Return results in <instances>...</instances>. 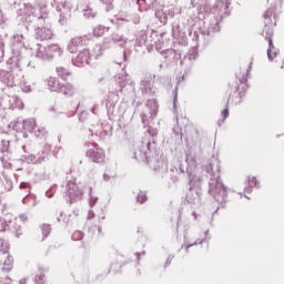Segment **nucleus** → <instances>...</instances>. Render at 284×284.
Listing matches in <instances>:
<instances>
[{
  "label": "nucleus",
  "mask_w": 284,
  "mask_h": 284,
  "mask_svg": "<svg viewBox=\"0 0 284 284\" xmlns=\"http://www.w3.org/2000/svg\"><path fill=\"white\" fill-rule=\"evenodd\" d=\"M10 245L8 242L3 239H0V256L6 254V252H9Z\"/></svg>",
  "instance_id": "33"
},
{
  "label": "nucleus",
  "mask_w": 284,
  "mask_h": 284,
  "mask_svg": "<svg viewBox=\"0 0 284 284\" xmlns=\"http://www.w3.org/2000/svg\"><path fill=\"white\" fill-rule=\"evenodd\" d=\"M23 138H24V139H28V133H23Z\"/></svg>",
  "instance_id": "62"
},
{
  "label": "nucleus",
  "mask_w": 284,
  "mask_h": 284,
  "mask_svg": "<svg viewBox=\"0 0 284 284\" xmlns=\"http://www.w3.org/2000/svg\"><path fill=\"white\" fill-rule=\"evenodd\" d=\"M190 185L192 187H199L201 185V175L199 171L189 172Z\"/></svg>",
  "instance_id": "17"
},
{
  "label": "nucleus",
  "mask_w": 284,
  "mask_h": 284,
  "mask_svg": "<svg viewBox=\"0 0 284 284\" xmlns=\"http://www.w3.org/2000/svg\"><path fill=\"white\" fill-rule=\"evenodd\" d=\"M87 156L93 161V163H103L105 159V152L99 148L98 144H92V148L87 151Z\"/></svg>",
  "instance_id": "6"
},
{
  "label": "nucleus",
  "mask_w": 284,
  "mask_h": 284,
  "mask_svg": "<svg viewBox=\"0 0 284 284\" xmlns=\"http://www.w3.org/2000/svg\"><path fill=\"white\" fill-rule=\"evenodd\" d=\"M92 59V53H90V49H82L79 51L77 57L72 60L73 65L81 68V65H88Z\"/></svg>",
  "instance_id": "7"
},
{
  "label": "nucleus",
  "mask_w": 284,
  "mask_h": 284,
  "mask_svg": "<svg viewBox=\"0 0 284 284\" xmlns=\"http://www.w3.org/2000/svg\"><path fill=\"white\" fill-rule=\"evenodd\" d=\"M45 158L37 156V155H27L24 156L26 163H31L32 165H37V163H43Z\"/></svg>",
  "instance_id": "24"
},
{
  "label": "nucleus",
  "mask_w": 284,
  "mask_h": 284,
  "mask_svg": "<svg viewBox=\"0 0 284 284\" xmlns=\"http://www.w3.org/2000/svg\"><path fill=\"white\" fill-rule=\"evenodd\" d=\"M52 6L58 12H63L65 10V0H53Z\"/></svg>",
  "instance_id": "29"
},
{
  "label": "nucleus",
  "mask_w": 284,
  "mask_h": 284,
  "mask_svg": "<svg viewBox=\"0 0 284 284\" xmlns=\"http://www.w3.org/2000/svg\"><path fill=\"white\" fill-rule=\"evenodd\" d=\"M170 261H171V260H170V258H168L166 263H170Z\"/></svg>",
  "instance_id": "64"
},
{
  "label": "nucleus",
  "mask_w": 284,
  "mask_h": 284,
  "mask_svg": "<svg viewBox=\"0 0 284 284\" xmlns=\"http://www.w3.org/2000/svg\"><path fill=\"white\" fill-rule=\"evenodd\" d=\"M227 8H230V2L226 0H220L215 4V10H217L220 17L227 14Z\"/></svg>",
  "instance_id": "18"
},
{
  "label": "nucleus",
  "mask_w": 284,
  "mask_h": 284,
  "mask_svg": "<svg viewBox=\"0 0 284 284\" xmlns=\"http://www.w3.org/2000/svg\"><path fill=\"white\" fill-rule=\"evenodd\" d=\"M119 84H120V88H125V82L120 81Z\"/></svg>",
  "instance_id": "57"
},
{
  "label": "nucleus",
  "mask_w": 284,
  "mask_h": 284,
  "mask_svg": "<svg viewBox=\"0 0 284 284\" xmlns=\"http://www.w3.org/2000/svg\"><path fill=\"white\" fill-rule=\"evenodd\" d=\"M192 245H194V244L186 245V251L190 250V247H192Z\"/></svg>",
  "instance_id": "60"
},
{
  "label": "nucleus",
  "mask_w": 284,
  "mask_h": 284,
  "mask_svg": "<svg viewBox=\"0 0 284 284\" xmlns=\"http://www.w3.org/2000/svg\"><path fill=\"white\" fill-rule=\"evenodd\" d=\"M22 203H23V205H31V207H37V204L39 203L38 201H37V197L34 196V195H31V196H24L23 199H22Z\"/></svg>",
  "instance_id": "27"
},
{
  "label": "nucleus",
  "mask_w": 284,
  "mask_h": 284,
  "mask_svg": "<svg viewBox=\"0 0 284 284\" xmlns=\"http://www.w3.org/2000/svg\"><path fill=\"white\" fill-rule=\"evenodd\" d=\"M50 111L54 112V116L57 118L61 116V114H63L64 116H70V114H68V111H65V109H61L60 105L51 106Z\"/></svg>",
  "instance_id": "26"
},
{
  "label": "nucleus",
  "mask_w": 284,
  "mask_h": 284,
  "mask_svg": "<svg viewBox=\"0 0 284 284\" xmlns=\"http://www.w3.org/2000/svg\"><path fill=\"white\" fill-rule=\"evenodd\" d=\"M103 6H105L106 12H110L112 10V3H114V0H100Z\"/></svg>",
  "instance_id": "42"
},
{
  "label": "nucleus",
  "mask_w": 284,
  "mask_h": 284,
  "mask_svg": "<svg viewBox=\"0 0 284 284\" xmlns=\"http://www.w3.org/2000/svg\"><path fill=\"white\" fill-rule=\"evenodd\" d=\"M213 32H219V24H215V28L213 29Z\"/></svg>",
  "instance_id": "58"
},
{
  "label": "nucleus",
  "mask_w": 284,
  "mask_h": 284,
  "mask_svg": "<svg viewBox=\"0 0 284 284\" xmlns=\"http://www.w3.org/2000/svg\"><path fill=\"white\" fill-rule=\"evenodd\" d=\"M186 163L190 170H194V168H196V159L190 154L186 155Z\"/></svg>",
  "instance_id": "38"
},
{
  "label": "nucleus",
  "mask_w": 284,
  "mask_h": 284,
  "mask_svg": "<svg viewBox=\"0 0 284 284\" xmlns=\"http://www.w3.org/2000/svg\"><path fill=\"white\" fill-rule=\"evenodd\" d=\"M72 239L74 241H81V239H83V233L81 231H75L72 235Z\"/></svg>",
  "instance_id": "45"
},
{
  "label": "nucleus",
  "mask_w": 284,
  "mask_h": 284,
  "mask_svg": "<svg viewBox=\"0 0 284 284\" xmlns=\"http://www.w3.org/2000/svg\"><path fill=\"white\" fill-rule=\"evenodd\" d=\"M159 112V104L156 100L152 99L146 102L142 111V123L144 128L148 125L149 121H152Z\"/></svg>",
  "instance_id": "3"
},
{
  "label": "nucleus",
  "mask_w": 284,
  "mask_h": 284,
  "mask_svg": "<svg viewBox=\"0 0 284 284\" xmlns=\"http://www.w3.org/2000/svg\"><path fill=\"white\" fill-rule=\"evenodd\" d=\"M88 219H94V212L90 211L89 215H88Z\"/></svg>",
  "instance_id": "54"
},
{
  "label": "nucleus",
  "mask_w": 284,
  "mask_h": 284,
  "mask_svg": "<svg viewBox=\"0 0 284 284\" xmlns=\"http://www.w3.org/2000/svg\"><path fill=\"white\" fill-rule=\"evenodd\" d=\"M45 282V275L40 274L36 277V283L37 284H43Z\"/></svg>",
  "instance_id": "47"
},
{
  "label": "nucleus",
  "mask_w": 284,
  "mask_h": 284,
  "mask_svg": "<svg viewBox=\"0 0 284 284\" xmlns=\"http://www.w3.org/2000/svg\"><path fill=\"white\" fill-rule=\"evenodd\" d=\"M2 152H8V150H10V141L8 140H2V148H1Z\"/></svg>",
  "instance_id": "44"
},
{
  "label": "nucleus",
  "mask_w": 284,
  "mask_h": 284,
  "mask_svg": "<svg viewBox=\"0 0 284 284\" xmlns=\"http://www.w3.org/2000/svg\"><path fill=\"white\" fill-rule=\"evenodd\" d=\"M63 11L60 13L59 23L61 26H65L68 23V20L70 19V11L68 9H62Z\"/></svg>",
  "instance_id": "28"
},
{
  "label": "nucleus",
  "mask_w": 284,
  "mask_h": 284,
  "mask_svg": "<svg viewBox=\"0 0 284 284\" xmlns=\"http://www.w3.org/2000/svg\"><path fill=\"white\" fill-rule=\"evenodd\" d=\"M23 79V73H10L8 71L0 70V81L8 85V88H14V85H18L19 81Z\"/></svg>",
  "instance_id": "4"
},
{
  "label": "nucleus",
  "mask_w": 284,
  "mask_h": 284,
  "mask_svg": "<svg viewBox=\"0 0 284 284\" xmlns=\"http://www.w3.org/2000/svg\"><path fill=\"white\" fill-rule=\"evenodd\" d=\"M58 75L61 77V79H68L70 77V71L63 67L57 68Z\"/></svg>",
  "instance_id": "36"
},
{
  "label": "nucleus",
  "mask_w": 284,
  "mask_h": 284,
  "mask_svg": "<svg viewBox=\"0 0 284 284\" xmlns=\"http://www.w3.org/2000/svg\"><path fill=\"white\" fill-rule=\"evenodd\" d=\"M97 201H99V197L92 194V189H90V199H89V205L90 207H94L97 204Z\"/></svg>",
  "instance_id": "41"
},
{
  "label": "nucleus",
  "mask_w": 284,
  "mask_h": 284,
  "mask_svg": "<svg viewBox=\"0 0 284 284\" xmlns=\"http://www.w3.org/2000/svg\"><path fill=\"white\" fill-rule=\"evenodd\" d=\"M58 222L61 223V217H58Z\"/></svg>",
  "instance_id": "63"
},
{
  "label": "nucleus",
  "mask_w": 284,
  "mask_h": 284,
  "mask_svg": "<svg viewBox=\"0 0 284 284\" xmlns=\"http://www.w3.org/2000/svg\"><path fill=\"white\" fill-rule=\"evenodd\" d=\"M63 84L57 82V79L54 78H49L48 80V87L51 90V92H61V87Z\"/></svg>",
  "instance_id": "23"
},
{
  "label": "nucleus",
  "mask_w": 284,
  "mask_h": 284,
  "mask_svg": "<svg viewBox=\"0 0 284 284\" xmlns=\"http://www.w3.org/2000/svg\"><path fill=\"white\" fill-rule=\"evenodd\" d=\"M105 32H110V28L98 24L93 28L92 34H93V37L99 39V38L103 37L105 34Z\"/></svg>",
  "instance_id": "20"
},
{
  "label": "nucleus",
  "mask_w": 284,
  "mask_h": 284,
  "mask_svg": "<svg viewBox=\"0 0 284 284\" xmlns=\"http://www.w3.org/2000/svg\"><path fill=\"white\" fill-rule=\"evenodd\" d=\"M7 190L10 191L12 189V182L11 181H7Z\"/></svg>",
  "instance_id": "53"
},
{
  "label": "nucleus",
  "mask_w": 284,
  "mask_h": 284,
  "mask_svg": "<svg viewBox=\"0 0 284 284\" xmlns=\"http://www.w3.org/2000/svg\"><path fill=\"white\" fill-rule=\"evenodd\" d=\"M8 101L10 110H23V101H21V99L18 97H8Z\"/></svg>",
  "instance_id": "16"
},
{
  "label": "nucleus",
  "mask_w": 284,
  "mask_h": 284,
  "mask_svg": "<svg viewBox=\"0 0 284 284\" xmlns=\"http://www.w3.org/2000/svg\"><path fill=\"white\" fill-rule=\"evenodd\" d=\"M34 135L38 136V139H43V136H45V134H48V131L45 130V128H39L38 130L33 131Z\"/></svg>",
  "instance_id": "40"
},
{
  "label": "nucleus",
  "mask_w": 284,
  "mask_h": 284,
  "mask_svg": "<svg viewBox=\"0 0 284 284\" xmlns=\"http://www.w3.org/2000/svg\"><path fill=\"white\" fill-rule=\"evenodd\" d=\"M0 265H2L3 272L12 271V267L14 265V258L10 256L9 252H4L2 253V255H0Z\"/></svg>",
  "instance_id": "12"
},
{
  "label": "nucleus",
  "mask_w": 284,
  "mask_h": 284,
  "mask_svg": "<svg viewBox=\"0 0 284 284\" xmlns=\"http://www.w3.org/2000/svg\"><path fill=\"white\" fill-rule=\"evenodd\" d=\"M83 1L84 6H90V0H81Z\"/></svg>",
  "instance_id": "56"
},
{
  "label": "nucleus",
  "mask_w": 284,
  "mask_h": 284,
  "mask_svg": "<svg viewBox=\"0 0 284 284\" xmlns=\"http://www.w3.org/2000/svg\"><path fill=\"white\" fill-rule=\"evenodd\" d=\"M74 92H77V89L70 83L62 84L60 88V93L64 97H74Z\"/></svg>",
  "instance_id": "19"
},
{
  "label": "nucleus",
  "mask_w": 284,
  "mask_h": 284,
  "mask_svg": "<svg viewBox=\"0 0 284 284\" xmlns=\"http://www.w3.org/2000/svg\"><path fill=\"white\" fill-rule=\"evenodd\" d=\"M67 196L70 203H77V201H81L83 199V190H81V185L75 182H69L67 184Z\"/></svg>",
  "instance_id": "5"
},
{
  "label": "nucleus",
  "mask_w": 284,
  "mask_h": 284,
  "mask_svg": "<svg viewBox=\"0 0 284 284\" xmlns=\"http://www.w3.org/2000/svg\"><path fill=\"white\" fill-rule=\"evenodd\" d=\"M149 134H151V136H156V131L152 130V129H148Z\"/></svg>",
  "instance_id": "52"
},
{
  "label": "nucleus",
  "mask_w": 284,
  "mask_h": 284,
  "mask_svg": "<svg viewBox=\"0 0 284 284\" xmlns=\"http://www.w3.org/2000/svg\"><path fill=\"white\" fill-rule=\"evenodd\" d=\"M133 159L136 161H145L148 159V145L140 143L133 149Z\"/></svg>",
  "instance_id": "11"
},
{
  "label": "nucleus",
  "mask_w": 284,
  "mask_h": 284,
  "mask_svg": "<svg viewBox=\"0 0 284 284\" xmlns=\"http://www.w3.org/2000/svg\"><path fill=\"white\" fill-rule=\"evenodd\" d=\"M145 201H148V195H145V193L141 192L138 195V203H145Z\"/></svg>",
  "instance_id": "46"
},
{
  "label": "nucleus",
  "mask_w": 284,
  "mask_h": 284,
  "mask_svg": "<svg viewBox=\"0 0 284 284\" xmlns=\"http://www.w3.org/2000/svg\"><path fill=\"white\" fill-rule=\"evenodd\" d=\"M18 85H20L22 92H32V85L30 84V81L26 80V78L19 80Z\"/></svg>",
  "instance_id": "25"
},
{
  "label": "nucleus",
  "mask_w": 284,
  "mask_h": 284,
  "mask_svg": "<svg viewBox=\"0 0 284 284\" xmlns=\"http://www.w3.org/2000/svg\"><path fill=\"white\" fill-rule=\"evenodd\" d=\"M116 101H119V95L111 93L106 100V105H110V108H112V105H114Z\"/></svg>",
  "instance_id": "39"
},
{
  "label": "nucleus",
  "mask_w": 284,
  "mask_h": 284,
  "mask_svg": "<svg viewBox=\"0 0 284 284\" xmlns=\"http://www.w3.org/2000/svg\"><path fill=\"white\" fill-rule=\"evenodd\" d=\"M36 39L40 41H48V39H52V29L50 27H38L36 29Z\"/></svg>",
  "instance_id": "13"
},
{
  "label": "nucleus",
  "mask_w": 284,
  "mask_h": 284,
  "mask_svg": "<svg viewBox=\"0 0 284 284\" xmlns=\"http://www.w3.org/2000/svg\"><path fill=\"white\" fill-rule=\"evenodd\" d=\"M252 187H256V178H254V176L248 178V182L244 189V192H246V193L252 192Z\"/></svg>",
  "instance_id": "31"
},
{
  "label": "nucleus",
  "mask_w": 284,
  "mask_h": 284,
  "mask_svg": "<svg viewBox=\"0 0 284 284\" xmlns=\"http://www.w3.org/2000/svg\"><path fill=\"white\" fill-rule=\"evenodd\" d=\"M83 45V37H74L70 40L68 44V50L71 54L79 51V48Z\"/></svg>",
  "instance_id": "14"
},
{
  "label": "nucleus",
  "mask_w": 284,
  "mask_h": 284,
  "mask_svg": "<svg viewBox=\"0 0 284 284\" xmlns=\"http://www.w3.org/2000/svg\"><path fill=\"white\" fill-rule=\"evenodd\" d=\"M28 283V280H26V278H22V280H20V282H19V284H27Z\"/></svg>",
  "instance_id": "55"
},
{
  "label": "nucleus",
  "mask_w": 284,
  "mask_h": 284,
  "mask_svg": "<svg viewBox=\"0 0 284 284\" xmlns=\"http://www.w3.org/2000/svg\"><path fill=\"white\" fill-rule=\"evenodd\" d=\"M41 230H42L43 236L45 237V236H48L50 234L52 229L50 227V224H43L41 226Z\"/></svg>",
  "instance_id": "43"
},
{
  "label": "nucleus",
  "mask_w": 284,
  "mask_h": 284,
  "mask_svg": "<svg viewBox=\"0 0 284 284\" xmlns=\"http://www.w3.org/2000/svg\"><path fill=\"white\" fill-rule=\"evenodd\" d=\"M43 19H45V18H43V17H40V18H39L40 23H41V21H43Z\"/></svg>",
  "instance_id": "61"
},
{
  "label": "nucleus",
  "mask_w": 284,
  "mask_h": 284,
  "mask_svg": "<svg viewBox=\"0 0 284 284\" xmlns=\"http://www.w3.org/2000/svg\"><path fill=\"white\" fill-rule=\"evenodd\" d=\"M222 116H223V119H227L230 116V110L229 109H224L222 111Z\"/></svg>",
  "instance_id": "50"
},
{
  "label": "nucleus",
  "mask_w": 284,
  "mask_h": 284,
  "mask_svg": "<svg viewBox=\"0 0 284 284\" xmlns=\"http://www.w3.org/2000/svg\"><path fill=\"white\" fill-rule=\"evenodd\" d=\"M45 195L50 199L52 196V193L47 192Z\"/></svg>",
  "instance_id": "59"
},
{
  "label": "nucleus",
  "mask_w": 284,
  "mask_h": 284,
  "mask_svg": "<svg viewBox=\"0 0 284 284\" xmlns=\"http://www.w3.org/2000/svg\"><path fill=\"white\" fill-rule=\"evenodd\" d=\"M8 221L10 222V217H7L6 220L0 217V232H6L8 227L10 230V224L8 225Z\"/></svg>",
  "instance_id": "37"
},
{
  "label": "nucleus",
  "mask_w": 284,
  "mask_h": 284,
  "mask_svg": "<svg viewBox=\"0 0 284 284\" xmlns=\"http://www.w3.org/2000/svg\"><path fill=\"white\" fill-rule=\"evenodd\" d=\"M116 178V171H111L110 169H106L103 174V181H110L111 179Z\"/></svg>",
  "instance_id": "34"
},
{
  "label": "nucleus",
  "mask_w": 284,
  "mask_h": 284,
  "mask_svg": "<svg viewBox=\"0 0 284 284\" xmlns=\"http://www.w3.org/2000/svg\"><path fill=\"white\" fill-rule=\"evenodd\" d=\"M82 12H83V16H84L87 19H94V17H95V13H94V11L92 10V8H90V4L84 6Z\"/></svg>",
  "instance_id": "30"
},
{
  "label": "nucleus",
  "mask_w": 284,
  "mask_h": 284,
  "mask_svg": "<svg viewBox=\"0 0 284 284\" xmlns=\"http://www.w3.org/2000/svg\"><path fill=\"white\" fill-rule=\"evenodd\" d=\"M206 170L211 174L210 194H212L217 203H225L227 201V189H225L219 175L221 172V162L217 159H213Z\"/></svg>",
  "instance_id": "2"
},
{
  "label": "nucleus",
  "mask_w": 284,
  "mask_h": 284,
  "mask_svg": "<svg viewBox=\"0 0 284 284\" xmlns=\"http://www.w3.org/2000/svg\"><path fill=\"white\" fill-rule=\"evenodd\" d=\"M9 223H10V230L16 232V236L19 239V235L21 234V224L28 223V214L21 213L14 220L9 219Z\"/></svg>",
  "instance_id": "8"
},
{
  "label": "nucleus",
  "mask_w": 284,
  "mask_h": 284,
  "mask_svg": "<svg viewBox=\"0 0 284 284\" xmlns=\"http://www.w3.org/2000/svg\"><path fill=\"white\" fill-rule=\"evenodd\" d=\"M20 190H28V194H30V184L23 182L20 184Z\"/></svg>",
  "instance_id": "48"
},
{
  "label": "nucleus",
  "mask_w": 284,
  "mask_h": 284,
  "mask_svg": "<svg viewBox=\"0 0 284 284\" xmlns=\"http://www.w3.org/2000/svg\"><path fill=\"white\" fill-rule=\"evenodd\" d=\"M271 8L264 14V28L262 31V36L268 41L267 57L270 61H274L278 55V49L274 48V43L272 42V37L274 34V27H276V21L278 19V14H281V7L283 2L281 0H270L268 1Z\"/></svg>",
  "instance_id": "1"
},
{
  "label": "nucleus",
  "mask_w": 284,
  "mask_h": 284,
  "mask_svg": "<svg viewBox=\"0 0 284 284\" xmlns=\"http://www.w3.org/2000/svg\"><path fill=\"white\" fill-rule=\"evenodd\" d=\"M91 57H94V59H99V57H103V47L97 44L93 48V53L91 54Z\"/></svg>",
  "instance_id": "35"
},
{
  "label": "nucleus",
  "mask_w": 284,
  "mask_h": 284,
  "mask_svg": "<svg viewBox=\"0 0 284 284\" xmlns=\"http://www.w3.org/2000/svg\"><path fill=\"white\" fill-rule=\"evenodd\" d=\"M3 59V42L0 41V60Z\"/></svg>",
  "instance_id": "51"
},
{
  "label": "nucleus",
  "mask_w": 284,
  "mask_h": 284,
  "mask_svg": "<svg viewBox=\"0 0 284 284\" xmlns=\"http://www.w3.org/2000/svg\"><path fill=\"white\" fill-rule=\"evenodd\" d=\"M37 128V120L34 118H30L23 121V130L26 132H34Z\"/></svg>",
  "instance_id": "21"
},
{
  "label": "nucleus",
  "mask_w": 284,
  "mask_h": 284,
  "mask_svg": "<svg viewBox=\"0 0 284 284\" xmlns=\"http://www.w3.org/2000/svg\"><path fill=\"white\" fill-rule=\"evenodd\" d=\"M141 90L144 94H155L156 88H154V75H145L141 83Z\"/></svg>",
  "instance_id": "9"
},
{
  "label": "nucleus",
  "mask_w": 284,
  "mask_h": 284,
  "mask_svg": "<svg viewBox=\"0 0 284 284\" xmlns=\"http://www.w3.org/2000/svg\"><path fill=\"white\" fill-rule=\"evenodd\" d=\"M47 54L49 59H54V57L63 54V49L59 44H49L47 45Z\"/></svg>",
  "instance_id": "15"
},
{
  "label": "nucleus",
  "mask_w": 284,
  "mask_h": 284,
  "mask_svg": "<svg viewBox=\"0 0 284 284\" xmlns=\"http://www.w3.org/2000/svg\"><path fill=\"white\" fill-rule=\"evenodd\" d=\"M36 57H38V59H42L43 61L49 60L48 58V47H43L38 44V48L36 50Z\"/></svg>",
  "instance_id": "22"
},
{
  "label": "nucleus",
  "mask_w": 284,
  "mask_h": 284,
  "mask_svg": "<svg viewBox=\"0 0 284 284\" xmlns=\"http://www.w3.org/2000/svg\"><path fill=\"white\" fill-rule=\"evenodd\" d=\"M9 128L13 129L14 132H23V122L13 121L9 124Z\"/></svg>",
  "instance_id": "32"
},
{
  "label": "nucleus",
  "mask_w": 284,
  "mask_h": 284,
  "mask_svg": "<svg viewBox=\"0 0 284 284\" xmlns=\"http://www.w3.org/2000/svg\"><path fill=\"white\" fill-rule=\"evenodd\" d=\"M12 283V278L10 277H4L3 280H0V284H11Z\"/></svg>",
  "instance_id": "49"
},
{
  "label": "nucleus",
  "mask_w": 284,
  "mask_h": 284,
  "mask_svg": "<svg viewBox=\"0 0 284 284\" xmlns=\"http://www.w3.org/2000/svg\"><path fill=\"white\" fill-rule=\"evenodd\" d=\"M112 43H119L123 45L125 43V38L119 32L112 33L111 38H104L103 48H112Z\"/></svg>",
  "instance_id": "10"
}]
</instances>
